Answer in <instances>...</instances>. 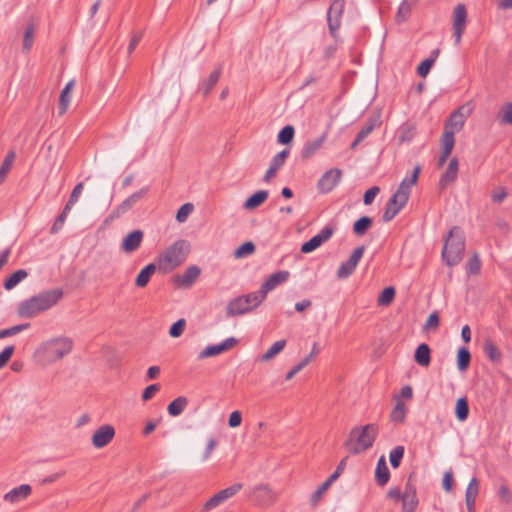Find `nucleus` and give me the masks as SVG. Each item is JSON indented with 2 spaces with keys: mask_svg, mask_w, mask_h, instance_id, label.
Instances as JSON below:
<instances>
[{
  "mask_svg": "<svg viewBox=\"0 0 512 512\" xmlns=\"http://www.w3.org/2000/svg\"><path fill=\"white\" fill-rule=\"evenodd\" d=\"M73 347L72 338L59 335L42 341L35 349L33 357L41 366H48L69 355Z\"/></svg>",
  "mask_w": 512,
  "mask_h": 512,
  "instance_id": "f257e3e1",
  "label": "nucleus"
},
{
  "mask_svg": "<svg viewBox=\"0 0 512 512\" xmlns=\"http://www.w3.org/2000/svg\"><path fill=\"white\" fill-rule=\"evenodd\" d=\"M63 296L61 289L43 291L28 299L21 301L17 307V313L22 318H34L42 312L55 306Z\"/></svg>",
  "mask_w": 512,
  "mask_h": 512,
  "instance_id": "f03ea898",
  "label": "nucleus"
},
{
  "mask_svg": "<svg viewBox=\"0 0 512 512\" xmlns=\"http://www.w3.org/2000/svg\"><path fill=\"white\" fill-rule=\"evenodd\" d=\"M420 171V166H416L411 176L406 177L401 181L397 191L393 194L386 205L383 213V221H391L407 204L411 188L417 183Z\"/></svg>",
  "mask_w": 512,
  "mask_h": 512,
  "instance_id": "7ed1b4c3",
  "label": "nucleus"
},
{
  "mask_svg": "<svg viewBox=\"0 0 512 512\" xmlns=\"http://www.w3.org/2000/svg\"><path fill=\"white\" fill-rule=\"evenodd\" d=\"M191 250L190 243L185 239H179L165 248L156 258V264L160 271L169 273L185 262Z\"/></svg>",
  "mask_w": 512,
  "mask_h": 512,
  "instance_id": "20e7f679",
  "label": "nucleus"
},
{
  "mask_svg": "<svg viewBox=\"0 0 512 512\" xmlns=\"http://www.w3.org/2000/svg\"><path fill=\"white\" fill-rule=\"evenodd\" d=\"M378 434L375 424L353 428L345 442L346 449L352 454H360L373 446Z\"/></svg>",
  "mask_w": 512,
  "mask_h": 512,
  "instance_id": "39448f33",
  "label": "nucleus"
},
{
  "mask_svg": "<svg viewBox=\"0 0 512 512\" xmlns=\"http://www.w3.org/2000/svg\"><path fill=\"white\" fill-rule=\"evenodd\" d=\"M464 249V234L460 228L453 227L450 230L448 236L445 238V243L442 250L443 261L448 266L457 265L462 260Z\"/></svg>",
  "mask_w": 512,
  "mask_h": 512,
  "instance_id": "423d86ee",
  "label": "nucleus"
},
{
  "mask_svg": "<svg viewBox=\"0 0 512 512\" xmlns=\"http://www.w3.org/2000/svg\"><path fill=\"white\" fill-rule=\"evenodd\" d=\"M264 302V298L258 292L248 293L232 299L226 307V315L234 317L249 313Z\"/></svg>",
  "mask_w": 512,
  "mask_h": 512,
  "instance_id": "0eeeda50",
  "label": "nucleus"
},
{
  "mask_svg": "<svg viewBox=\"0 0 512 512\" xmlns=\"http://www.w3.org/2000/svg\"><path fill=\"white\" fill-rule=\"evenodd\" d=\"M472 111L473 107L469 103L463 104L450 115L445 123V129L453 133L460 132Z\"/></svg>",
  "mask_w": 512,
  "mask_h": 512,
  "instance_id": "6e6552de",
  "label": "nucleus"
},
{
  "mask_svg": "<svg viewBox=\"0 0 512 512\" xmlns=\"http://www.w3.org/2000/svg\"><path fill=\"white\" fill-rule=\"evenodd\" d=\"M467 25V10L464 4H457L452 14L453 36L455 44L461 42L462 35Z\"/></svg>",
  "mask_w": 512,
  "mask_h": 512,
  "instance_id": "1a4fd4ad",
  "label": "nucleus"
},
{
  "mask_svg": "<svg viewBox=\"0 0 512 512\" xmlns=\"http://www.w3.org/2000/svg\"><path fill=\"white\" fill-rule=\"evenodd\" d=\"M364 251L365 247L359 246L352 252L349 259L343 262L337 269L336 276L338 279L344 280L353 274L361 258L363 257Z\"/></svg>",
  "mask_w": 512,
  "mask_h": 512,
  "instance_id": "9d476101",
  "label": "nucleus"
},
{
  "mask_svg": "<svg viewBox=\"0 0 512 512\" xmlns=\"http://www.w3.org/2000/svg\"><path fill=\"white\" fill-rule=\"evenodd\" d=\"M242 488V483H235L225 489L220 490L208 501H206L203 506L204 510L210 511L217 508L220 504L235 496Z\"/></svg>",
  "mask_w": 512,
  "mask_h": 512,
  "instance_id": "9b49d317",
  "label": "nucleus"
},
{
  "mask_svg": "<svg viewBox=\"0 0 512 512\" xmlns=\"http://www.w3.org/2000/svg\"><path fill=\"white\" fill-rule=\"evenodd\" d=\"M252 495L255 504L260 507H267L277 500V493L269 484L261 483L252 488Z\"/></svg>",
  "mask_w": 512,
  "mask_h": 512,
  "instance_id": "f8f14e48",
  "label": "nucleus"
},
{
  "mask_svg": "<svg viewBox=\"0 0 512 512\" xmlns=\"http://www.w3.org/2000/svg\"><path fill=\"white\" fill-rule=\"evenodd\" d=\"M238 343V340L234 337H229L223 342L215 345H209L205 347L198 355V360H204L207 358L218 356L232 348Z\"/></svg>",
  "mask_w": 512,
  "mask_h": 512,
  "instance_id": "ddd939ff",
  "label": "nucleus"
},
{
  "mask_svg": "<svg viewBox=\"0 0 512 512\" xmlns=\"http://www.w3.org/2000/svg\"><path fill=\"white\" fill-rule=\"evenodd\" d=\"M32 494V487L29 484H21L6 492L3 501L9 505H17L26 501Z\"/></svg>",
  "mask_w": 512,
  "mask_h": 512,
  "instance_id": "4468645a",
  "label": "nucleus"
},
{
  "mask_svg": "<svg viewBox=\"0 0 512 512\" xmlns=\"http://www.w3.org/2000/svg\"><path fill=\"white\" fill-rule=\"evenodd\" d=\"M144 239V233L140 229L133 230L125 235L120 243V250L124 254H131L137 251Z\"/></svg>",
  "mask_w": 512,
  "mask_h": 512,
  "instance_id": "2eb2a0df",
  "label": "nucleus"
},
{
  "mask_svg": "<svg viewBox=\"0 0 512 512\" xmlns=\"http://www.w3.org/2000/svg\"><path fill=\"white\" fill-rule=\"evenodd\" d=\"M147 188H142L141 190L133 193L129 197H127L120 205H118L110 214L109 218L111 220L117 219L121 217L123 214L128 212L140 199H142L147 193Z\"/></svg>",
  "mask_w": 512,
  "mask_h": 512,
  "instance_id": "dca6fc26",
  "label": "nucleus"
},
{
  "mask_svg": "<svg viewBox=\"0 0 512 512\" xmlns=\"http://www.w3.org/2000/svg\"><path fill=\"white\" fill-rule=\"evenodd\" d=\"M290 276L288 271H278L276 273L271 274L261 285L260 290L258 292L262 295L264 300L267 297V294L274 290L277 286L285 283Z\"/></svg>",
  "mask_w": 512,
  "mask_h": 512,
  "instance_id": "f3484780",
  "label": "nucleus"
},
{
  "mask_svg": "<svg viewBox=\"0 0 512 512\" xmlns=\"http://www.w3.org/2000/svg\"><path fill=\"white\" fill-rule=\"evenodd\" d=\"M115 436V429L111 425H102L92 435V444L95 448L101 449L107 446Z\"/></svg>",
  "mask_w": 512,
  "mask_h": 512,
  "instance_id": "a211bd4d",
  "label": "nucleus"
},
{
  "mask_svg": "<svg viewBox=\"0 0 512 512\" xmlns=\"http://www.w3.org/2000/svg\"><path fill=\"white\" fill-rule=\"evenodd\" d=\"M201 274V269L196 265H191L185 271L174 277V282L178 287L190 288Z\"/></svg>",
  "mask_w": 512,
  "mask_h": 512,
  "instance_id": "6ab92c4d",
  "label": "nucleus"
},
{
  "mask_svg": "<svg viewBox=\"0 0 512 512\" xmlns=\"http://www.w3.org/2000/svg\"><path fill=\"white\" fill-rule=\"evenodd\" d=\"M342 176L340 169L334 168L325 172L318 182L321 192L328 193L339 183Z\"/></svg>",
  "mask_w": 512,
  "mask_h": 512,
  "instance_id": "aec40b11",
  "label": "nucleus"
},
{
  "mask_svg": "<svg viewBox=\"0 0 512 512\" xmlns=\"http://www.w3.org/2000/svg\"><path fill=\"white\" fill-rule=\"evenodd\" d=\"M333 234V229L330 227H324L321 232L313 236L309 241L305 242L301 246V252L311 253L320 247L325 241H327Z\"/></svg>",
  "mask_w": 512,
  "mask_h": 512,
  "instance_id": "412c9836",
  "label": "nucleus"
},
{
  "mask_svg": "<svg viewBox=\"0 0 512 512\" xmlns=\"http://www.w3.org/2000/svg\"><path fill=\"white\" fill-rule=\"evenodd\" d=\"M344 0H334L328 11V23L332 33L340 26V18L344 10Z\"/></svg>",
  "mask_w": 512,
  "mask_h": 512,
  "instance_id": "4be33fe9",
  "label": "nucleus"
},
{
  "mask_svg": "<svg viewBox=\"0 0 512 512\" xmlns=\"http://www.w3.org/2000/svg\"><path fill=\"white\" fill-rule=\"evenodd\" d=\"M288 154L289 152L287 150H282L273 157L270 166L264 175V182L268 183L276 176L277 171L284 165Z\"/></svg>",
  "mask_w": 512,
  "mask_h": 512,
  "instance_id": "5701e85b",
  "label": "nucleus"
},
{
  "mask_svg": "<svg viewBox=\"0 0 512 512\" xmlns=\"http://www.w3.org/2000/svg\"><path fill=\"white\" fill-rule=\"evenodd\" d=\"M327 139V132L322 133L319 137L309 140L305 143L301 156L303 159H309L314 156L324 145Z\"/></svg>",
  "mask_w": 512,
  "mask_h": 512,
  "instance_id": "b1692460",
  "label": "nucleus"
},
{
  "mask_svg": "<svg viewBox=\"0 0 512 512\" xmlns=\"http://www.w3.org/2000/svg\"><path fill=\"white\" fill-rule=\"evenodd\" d=\"M418 506L416 489L411 485H406L402 495V512H415Z\"/></svg>",
  "mask_w": 512,
  "mask_h": 512,
  "instance_id": "393cba45",
  "label": "nucleus"
},
{
  "mask_svg": "<svg viewBox=\"0 0 512 512\" xmlns=\"http://www.w3.org/2000/svg\"><path fill=\"white\" fill-rule=\"evenodd\" d=\"M459 170V162L457 158H452L449 161V164L445 170V172L442 174L439 185L442 189H444L447 185L453 183L457 179Z\"/></svg>",
  "mask_w": 512,
  "mask_h": 512,
  "instance_id": "a878e982",
  "label": "nucleus"
},
{
  "mask_svg": "<svg viewBox=\"0 0 512 512\" xmlns=\"http://www.w3.org/2000/svg\"><path fill=\"white\" fill-rule=\"evenodd\" d=\"M320 353V348L317 343H314L312 346V350L310 354L302 359L297 365H295L291 370H289L286 375L285 379L287 381L291 380L297 373H299L306 365L310 363L318 354Z\"/></svg>",
  "mask_w": 512,
  "mask_h": 512,
  "instance_id": "bb28decb",
  "label": "nucleus"
},
{
  "mask_svg": "<svg viewBox=\"0 0 512 512\" xmlns=\"http://www.w3.org/2000/svg\"><path fill=\"white\" fill-rule=\"evenodd\" d=\"M75 86V80H70L65 87L62 89L60 96H59V104H58V110L59 114L63 115L67 112L70 102H71V93Z\"/></svg>",
  "mask_w": 512,
  "mask_h": 512,
  "instance_id": "cd10ccee",
  "label": "nucleus"
},
{
  "mask_svg": "<svg viewBox=\"0 0 512 512\" xmlns=\"http://www.w3.org/2000/svg\"><path fill=\"white\" fill-rule=\"evenodd\" d=\"M268 191L267 190H259L252 194L250 197L246 199V201L243 204L244 209L246 210H254L261 206L268 198Z\"/></svg>",
  "mask_w": 512,
  "mask_h": 512,
  "instance_id": "c85d7f7f",
  "label": "nucleus"
},
{
  "mask_svg": "<svg viewBox=\"0 0 512 512\" xmlns=\"http://www.w3.org/2000/svg\"><path fill=\"white\" fill-rule=\"evenodd\" d=\"M408 407L404 401L397 400L390 413V420L395 424H403L406 419Z\"/></svg>",
  "mask_w": 512,
  "mask_h": 512,
  "instance_id": "c756f323",
  "label": "nucleus"
},
{
  "mask_svg": "<svg viewBox=\"0 0 512 512\" xmlns=\"http://www.w3.org/2000/svg\"><path fill=\"white\" fill-rule=\"evenodd\" d=\"M221 76V69L217 68L214 71L210 73V75L202 81L200 84L199 90L200 92L206 96L208 95L211 90L215 87L217 82L219 81Z\"/></svg>",
  "mask_w": 512,
  "mask_h": 512,
  "instance_id": "7c9ffc66",
  "label": "nucleus"
},
{
  "mask_svg": "<svg viewBox=\"0 0 512 512\" xmlns=\"http://www.w3.org/2000/svg\"><path fill=\"white\" fill-rule=\"evenodd\" d=\"M157 264L151 263L146 265L137 275L135 285L139 288H144L149 283L152 275L155 273Z\"/></svg>",
  "mask_w": 512,
  "mask_h": 512,
  "instance_id": "2f4dec72",
  "label": "nucleus"
},
{
  "mask_svg": "<svg viewBox=\"0 0 512 512\" xmlns=\"http://www.w3.org/2000/svg\"><path fill=\"white\" fill-rule=\"evenodd\" d=\"M375 478L380 486H384L389 481L390 472L384 456H381L378 460L375 470Z\"/></svg>",
  "mask_w": 512,
  "mask_h": 512,
  "instance_id": "473e14b6",
  "label": "nucleus"
},
{
  "mask_svg": "<svg viewBox=\"0 0 512 512\" xmlns=\"http://www.w3.org/2000/svg\"><path fill=\"white\" fill-rule=\"evenodd\" d=\"M414 360L415 362L422 366L427 367L429 366L431 362V356H430V348L427 344L422 343L420 344L414 354Z\"/></svg>",
  "mask_w": 512,
  "mask_h": 512,
  "instance_id": "72a5a7b5",
  "label": "nucleus"
},
{
  "mask_svg": "<svg viewBox=\"0 0 512 512\" xmlns=\"http://www.w3.org/2000/svg\"><path fill=\"white\" fill-rule=\"evenodd\" d=\"M286 344L287 342L284 339L274 342L272 346L264 354L260 356L259 360L261 362L271 361L284 350Z\"/></svg>",
  "mask_w": 512,
  "mask_h": 512,
  "instance_id": "f704fd0d",
  "label": "nucleus"
},
{
  "mask_svg": "<svg viewBox=\"0 0 512 512\" xmlns=\"http://www.w3.org/2000/svg\"><path fill=\"white\" fill-rule=\"evenodd\" d=\"M28 277V272L24 269H19L12 273L4 282L3 286L7 291L14 289L20 282Z\"/></svg>",
  "mask_w": 512,
  "mask_h": 512,
  "instance_id": "c9c22d12",
  "label": "nucleus"
},
{
  "mask_svg": "<svg viewBox=\"0 0 512 512\" xmlns=\"http://www.w3.org/2000/svg\"><path fill=\"white\" fill-rule=\"evenodd\" d=\"M496 118L500 125H512V102L504 103Z\"/></svg>",
  "mask_w": 512,
  "mask_h": 512,
  "instance_id": "e433bc0d",
  "label": "nucleus"
},
{
  "mask_svg": "<svg viewBox=\"0 0 512 512\" xmlns=\"http://www.w3.org/2000/svg\"><path fill=\"white\" fill-rule=\"evenodd\" d=\"M187 404H188V399L186 397L179 396L168 405V407H167L168 413L171 416H178L184 411Z\"/></svg>",
  "mask_w": 512,
  "mask_h": 512,
  "instance_id": "4c0bfd02",
  "label": "nucleus"
},
{
  "mask_svg": "<svg viewBox=\"0 0 512 512\" xmlns=\"http://www.w3.org/2000/svg\"><path fill=\"white\" fill-rule=\"evenodd\" d=\"M483 351L493 362H499L502 358L500 349L491 340H486L484 342Z\"/></svg>",
  "mask_w": 512,
  "mask_h": 512,
  "instance_id": "58836bf2",
  "label": "nucleus"
},
{
  "mask_svg": "<svg viewBox=\"0 0 512 512\" xmlns=\"http://www.w3.org/2000/svg\"><path fill=\"white\" fill-rule=\"evenodd\" d=\"M14 159H15V152L10 151L8 153V155L6 156V158L4 159V161L2 162L1 167H0V184H2L4 182L8 173L10 172L13 162H14Z\"/></svg>",
  "mask_w": 512,
  "mask_h": 512,
  "instance_id": "ea45409f",
  "label": "nucleus"
},
{
  "mask_svg": "<svg viewBox=\"0 0 512 512\" xmlns=\"http://www.w3.org/2000/svg\"><path fill=\"white\" fill-rule=\"evenodd\" d=\"M471 360L470 352L467 348L462 347L457 353V366L460 371H465L469 367Z\"/></svg>",
  "mask_w": 512,
  "mask_h": 512,
  "instance_id": "a19ab883",
  "label": "nucleus"
},
{
  "mask_svg": "<svg viewBox=\"0 0 512 512\" xmlns=\"http://www.w3.org/2000/svg\"><path fill=\"white\" fill-rule=\"evenodd\" d=\"M395 297V288L386 287L378 296L377 303L379 306H389Z\"/></svg>",
  "mask_w": 512,
  "mask_h": 512,
  "instance_id": "79ce46f5",
  "label": "nucleus"
},
{
  "mask_svg": "<svg viewBox=\"0 0 512 512\" xmlns=\"http://www.w3.org/2000/svg\"><path fill=\"white\" fill-rule=\"evenodd\" d=\"M455 414L459 421H465L468 418L469 407L466 398H459L457 400Z\"/></svg>",
  "mask_w": 512,
  "mask_h": 512,
  "instance_id": "37998d69",
  "label": "nucleus"
},
{
  "mask_svg": "<svg viewBox=\"0 0 512 512\" xmlns=\"http://www.w3.org/2000/svg\"><path fill=\"white\" fill-rule=\"evenodd\" d=\"M371 224L372 220L367 216H363L354 223L353 231L356 235H364L366 231L371 227Z\"/></svg>",
  "mask_w": 512,
  "mask_h": 512,
  "instance_id": "c03bdc74",
  "label": "nucleus"
},
{
  "mask_svg": "<svg viewBox=\"0 0 512 512\" xmlns=\"http://www.w3.org/2000/svg\"><path fill=\"white\" fill-rule=\"evenodd\" d=\"M255 251V245L252 242H245L240 245L233 253L236 259H241L252 255Z\"/></svg>",
  "mask_w": 512,
  "mask_h": 512,
  "instance_id": "a18cd8bd",
  "label": "nucleus"
},
{
  "mask_svg": "<svg viewBox=\"0 0 512 512\" xmlns=\"http://www.w3.org/2000/svg\"><path fill=\"white\" fill-rule=\"evenodd\" d=\"M455 134L456 133L447 131L446 129L444 130V133L441 137V149L452 152L455 145Z\"/></svg>",
  "mask_w": 512,
  "mask_h": 512,
  "instance_id": "49530a36",
  "label": "nucleus"
},
{
  "mask_svg": "<svg viewBox=\"0 0 512 512\" xmlns=\"http://www.w3.org/2000/svg\"><path fill=\"white\" fill-rule=\"evenodd\" d=\"M84 189V185L82 182L78 183L74 189L72 190V193L69 197V200L67 204L65 205L67 211H71L73 205L79 200V197L81 196Z\"/></svg>",
  "mask_w": 512,
  "mask_h": 512,
  "instance_id": "de8ad7c7",
  "label": "nucleus"
},
{
  "mask_svg": "<svg viewBox=\"0 0 512 512\" xmlns=\"http://www.w3.org/2000/svg\"><path fill=\"white\" fill-rule=\"evenodd\" d=\"M193 210L194 205L192 203L183 204L177 211L176 220L179 223H184L188 219L189 215L193 212Z\"/></svg>",
  "mask_w": 512,
  "mask_h": 512,
  "instance_id": "09e8293b",
  "label": "nucleus"
},
{
  "mask_svg": "<svg viewBox=\"0 0 512 512\" xmlns=\"http://www.w3.org/2000/svg\"><path fill=\"white\" fill-rule=\"evenodd\" d=\"M404 455V447L397 446L391 450L389 454V460L393 468H397L400 465L401 459Z\"/></svg>",
  "mask_w": 512,
  "mask_h": 512,
  "instance_id": "8fccbe9b",
  "label": "nucleus"
},
{
  "mask_svg": "<svg viewBox=\"0 0 512 512\" xmlns=\"http://www.w3.org/2000/svg\"><path fill=\"white\" fill-rule=\"evenodd\" d=\"M294 128L290 125L285 126L278 134V142L280 144H288L293 140Z\"/></svg>",
  "mask_w": 512,
  "mask_h": 512,
  "instance_id": "3c124183",
  "label": "nucleus"
},
{
  "mask_svg": "<svg viewBox=\"0 0 512 512\" xmlns=\"http://www.w3.org/2000/svg\"><path fill=\"white\" fill-rule=\"evenodd\" d=\"M468 274L477 275L481 269V260L477 254L473 255L466 264Z\"/></svg>",
  "mask_w": 512,
  "mask_h": 512,
  "instance_id": "603ef678",
  "label": "nucleus"
},
{
  "mask_svg": "<svg viewBox=\"0 0 512 512\" xmlns=\"http://www.w3.org/2000/svg\"><path fill=\"white\" fill-rule=\"evenodd\" d=\"M186 328V321L185 319L181 318L178 321H176L169 329V335L172 338H178L180 337Z\"/></svg>",
  "mask_w": 512,
  "mask_h": 512,
  "instance_id": "864d4df0",
  "label": "nucleus"
},
{
  "mask_svg": "<svg viewBox=\"0 0 512 512\" xmlns=\"http://www.w3.org/2000/svg\"><path fill=\"white\" fill-rule=\"evenodd\" d=\"M34 42V28L32 25L28 26L24 33V39H23V51L28 53Z\"/></svg>",
  "mask_w": 512,
  "mask_h": 512,
  "instance_id": "5fc2aeb1",
  "label": "nucleus"
},
{
  "mask_svg": "<svg viewBox=\"0 0 512 512\" xmlns=\"http://www.w3.org/2000/svg\"><path fill=\"white\" fill-rule=\"evenodd\" d=\"M377 125L378 122L376 119L368 120L364 127L357 134L358 140L364 141L372 133V131L375 129Z\"/></svg>",
  "mask_w": 512,
  "mask_h": 512,
  "instance_id": "6e6d98bb",
  "label": "nucleus"
},
{
  "mask_svg": "<svg viewBox=\"0 0 512 512\" xmlns=\"http://www.w3.org/2000/svg\"><path fill=\"white\" fill-rule=\"evenodd\" d=\"M332 482L328 479L312 494L311 496V504L313 506L317 505L318 502L321 500L325 492L328 490V488L331 486Z\"/></svg>",
  "mask_w": 512,
  "mask_h": 512,
  "instance_id": "4d7b16f0",
  "label": "nucleus"
},
{
  "mask_svg": "<svg viewBox=\"0 0 512 512\" xmlns=\"http://www.w3.org/2000/svg\"><path fill=\"white\" fill-rule=\"evenodd\" d=\"M479 494V483L478 480L474 477L468 483L465 499H474L476 500Z\"/></svg>",
  "mask_w": 512,
  "mask_h": 512,
  "instance_id": "13d9d810",
  "label": "nucleus"
},
{
  "mask_svg": "<svg viewBox=\"0 0 512 512\" xmlns=\"http://www.w3.org/2000/svg\"><path fill=\"white\" fill-rule=\"evenodd\" d=\"M440 319L437 311H434L429 315L427 318L425 324H424V330L431 331L436 330L439 326Z\"/></svg>",
  "mask_w": 512,
  "mask_h": 512,
  "instance_id": "bf43d9fd",
  "label": "nucleus"
},
{
  "mask_svg": "<svg viewBox=\"0 0 512 512\" xmlns=\"http://www.w3.org/2000/svg\"><path fill=\"white\" fill-rule=\"evenodd\" d=\"M413 398V389L410 385H406L401 388L400 393L393 396V401L397 402V400L400 401H410Z\"/></svg>",
  "mask_w": 512,
  "mask_h": 512,
  "instance_id": "052dcab7",
  "label": "nucleus"
},
{
  "mask_svg": "<svg viewBox=\"0 0 512 512\" xmlns=\"http://www.w3.org/2000/svg\"><path fill=\"white\" fill-rule=\"evenodd\" d=\"M435 62V58H428L425 59L420 63V65L417 68V72L419 76L426 77L428 73L430 72V69L432 68L433 64Z\"/></svg>",
  "mask_w": 512,
  "mask_h": 512,
  "instance_id": "680f3d73",
  "label": "nucleus"
},
{
  "mask_svg": "<svg viewBox=\"0 0 512 512\" xmlns=\"http://www.w3.org/2000/svg\"><path fill=\"white\" fill-rule=\"evenodd\" d=\"M14 350V346L10 345L5 347L3 351L0 353V369H2L8 364L14 353Z\"/></svg>",
  "mask_w": 512,
  "mask_h": 512,
  "instance_id": "e2e57ef3",
  "label": "nucleus"
},
{
  "mask_svg": "<svg viewBox=\"0 0 512 512\" xmlns=\"http://www.w3.org/2000/svg\"><path fill=\"white\" fill-rule=\"evenodd\" d=\"M69 212L70 211H67L66 207H64L62 213L55 220V222L51 228V233H57L62 228Z\"/></svg>",
  "mask_w": 512,
  "mask_h": 512,
  "instance_id": "0e129e2a",
  "label": "nucleus"
},
{
  "mask_svg": "<svg viewBox=\"0 0 512 512\" xmlns=\"http://www.w3.org/2000/svg\"><path fill=\"white\" fill-rule=\"evenodd\" d=\"M507 197V192L504 187H496L491 194V199L495 203H501Z\"/></svg>",
  "mask_w": 512,
  "mask_h": 512,
  "instance_id": "69168bd1",
  "label": "nucleus"
},
{
  "mask_svg": "<svg viewBox=\"0 0 512 512\" xmlns=\"http://www.w3.org/2000/svg\"><path fill=\"white\" fill-rule=\"evenodd\" d=\"M242 423V414L240 411L236 410V411H233L230 415H229V419H228V425L230 428H236L238 426H240Z\"/></svg>",
  "mask_w": 512,
  "mask_h": 512,
  "instance_id": "338daca9",
  "label": "nucleus"
},
{
  "mask_svg": "<svg viewBox=\"0 0 512 512\" xmlns=\"http://www.w3.org/2000/svg\"><path fill=\"white\" fill-rule=\"evenodd\" d=\"M379 191L380 189L378 186H373L370 189H368L364 194V204L370 205L374 201L375 197L378 195Z\"/></svg>",
  "mask_w": 512,
  "mask_h": 512,
  "instance_id": "774afa93",
  "label": "nucleus"
}]
</instances>
